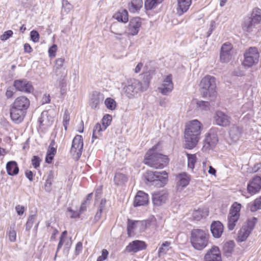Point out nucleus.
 <instances>
[{"mask_svg": "<svg viewBox=\"0 0 261 261\" xmlns=\"http://www.w3.org/2000/svg\"><path fill=\"white\" fill-rule=\"evenodd\" d=\"M202 128L201 123L196 119L186 124L184 132L185 148L190 150L196 146L200 139Z\"/></svg>", "mask_w": 261, "mask_h": 261, "instance_id": "1", "label": "nucleus"}, {"mask_svg": "<svg viewBox=\"0 0 261 261\" xmlns=\"http://www.w3.org/2000/svg\"><path fill=\"white\" fill-rule=\"evenodd\" d=\"M159 143L153 146L146 152L143 160L144 164L155 169H163L170 162L168 156L157 151Z\"/></svg>", "mask_w": 261, "mask_h": 261, "instance_id": "2", "label": "nucleus"}, {"mask_svg": "<svg viewBox=\"0 0 261 261\" xmlns=\"http://www.w3.org/2000/svg\"><path fill=\"white\" fill-rule=\"evenodd\" d=\"M210 235L207 230L193 229L191 230L190 242L191 246L197 250H202L209 244Z\"/></svg>", "mask_w": 261, "mask_h": 261, "instance_id": "3", "label": "nucleus"}, {"mask_svg": "<svg viewBox=\"0 0 261 261\" xmlns=\"http://www.w3.org/2000/svg\"><path fill=\"white\" fill-rule=\"evenodd\" d=\"M200 91L203 97H215L216 95V79L207 75L202 79L199 84Z\"/></svg>", "mask_w": 261, "mask_h": 261, "instance_id": "4", "label": "nucleus"}, {"mask_svg": "<svg viewBox=\"0 0 261 261\" xmlns=\"http://www.w3.org/2000/svg\"><path fill=\"white\" fill-rule=\"evenodd\" d=\"M244 59L242 65L247 68H250L258 62L259 53L256 47H250L245 51Z\"/></svg>", "mask_w": 261, "mask_h": 261, "instance_id": "5", "label": "nucleus"}, {"mask_svg": "<svg viewBox=\"0 0 261 261\" xmlns=\"http://www.w3.org/2000/svg\"><path fill=\"white\" fill-rule=\"evenodd\" d=\"M241 204L234 202L231 205L228 216L227 227L229 230H233L240 219Z\"/></svg>", "mask_w": 261, "mask_h": 261, "instance_id": "6", "label": "nucleus"}, {"mask_svg": "<svg viewBox=\"0 0 261 261\" xmlns=\"http://www.w3.org/2000/svg\"><path fill=\"white\" fill-rule=\"evenodd\" d=\"M250 20L245 21L243 23V28L247 32L251 31L253 27L261 22V9L254 8L251 12Z\"/></svg>", "mask_w": 261, "mask_h": 261, "instance_id": "7", "label": "nucleus"}, {"mask_svg": "<svg viewBox=\"0 0 261 261\" xmlns=\"http://www.w3.org/2000/svg\"><path fill=\"white\" fill-rule=\"evenodd\" d=\"M13 85L16 91L24 93H32L34 91L32 83L24 79L15 80Z\"/></svg>", "mask_w": 261, "mask_h": 261, "instance_id": "8", "label": "nucleus"}, {"mask_svg": "<svg viewBox=\"0 0 261 261\" xmlns=\"http://www.w3.org/2000/svg\"><path fill=\"white\" fill-rule=\"evenodd\" d=\"M232 50L233 46L231 43L226 42L223 44L220 54V60L221 62L227 63L232 59V54L231 51Z\"/></svg>", "mask_w": 261, "mask_h": 261, "instance_id": "9", "label": "nucleus"}, {"mask_svg": "<svg viewBox=\"0 0 261 261\" xmlns=\"http://www.w3.org/2000/svg\"><path fill=\"white\" fill-rule=\"evenodd\" d=\"M147 245L143 241L136 240L130 242L125 247V251L128 253H137L145 250Z\"/></svg>", "mask_w": 261, "mask_h": 261, "instance_id": "10", "label": "nucleus"}, {"mask_svg": "<svg viewBox=\"0 0 261 261\" xmlns=\"http://www.w3.org/2000/svg\"><path fill=\"white\" fill-rule=\"evenodd\" d=\"M215 123L223 127L229 126L231 122V118L221 111H217L214 116Z\"/></svg>", "mask_w": 261, "mask_h": 261, "instance_id": "11", "label": "nucleus"}, {"mask_svg": "<svg viewBox=\"0 0 261 261\" xmlns=\"http://www.w3.org/2000/svg\"><path fill=\"white\" fill-rule=\"evenodd\" d=\"M83 148V139L81 135H76L74 138L70 150L71 153L77 158H80Z\"/></svg>", "mask_w": 261, "mask_h": 261, "instance_id": "12", "label": "nucleus"}, {"mask_svg": "<svg viewBox=\"0 0 261 261\" xmlns=\"http://www.w3.org/2000/svg\"><path fill=\"white\" fill-rule=\"evenodd\" d=\"M247 190L251 195L259 192L261 190V177L255 176L249 181Z\"/></svg>", "mask_w": 261, "mask_h": 261, "instance_id": "13", "label": "nucleus"}, {"mask_svg": "<svg viewBox=\"0 0 261 261\" xmlns=\"http://www.w3.org/2000/svg\"><path fill=\"white\" fill-rule=\"evenodd\" d=\"M174 85L172 82V75L170 74L167 75L163 80V83L159 88V90L163 95H167L172 92Z\"/></svg>", "mask_w": 261, "mask_h": 261, "instance_id": "14", "label": "nucleus"}, {"mask_svg": "<svg viewBox=\"0 0 261 261\" xmlns=\"http://www.w3.org/2000/svg\"><path fill=\"white\" fill-rule=\"evenodd\" d=\"M203 259L204 261H222L219 248L213 246L207 251Z\"/></svg>", "mask_w": 261, "mask_h": 261, "instance_id": "15", "label": "nucleus"}, {"mask_svg": "<svg viewBox=\"0 0 261 261\" xmlns=\"http://www.w3.org/2000/svg\"><path fill=\"white\" fill-rule=\"evenodd\" d=\"M141 87V84L138 80H135L131 85L126 86L124 88L125 95L129 98H134Z\"/></svg>", "mask_w": 261, "mask_h": 261, "instance_id": "16", "label": "nucleus"}, {"mask_svg": "<svg viewBox=\"0 0 261 261\" xmlns=\"http://www.w3.org/2000/svg\"><path fill=\"white\" fill-rule=\"evenodd\" d=\"M26 111L18 109L13 106L10 109V117L12 121L16 123L21 122L25 116Z\"/></svg>", "mask_w": 261, "mask_h": 261, "instance_id": "17", "label": "nucleus"}, {"mask_svg": "<svg viewBox=\"0 0 261 261\" xmlns=\"http://www.w3.org/2000/svg\"><path fill=\"white\" fill-rule=\"evenodd\" d=\"M149 202L148 194L142 191H138L135 197L133 205L135 207L147 205Z\"/></svg>", "mask_w": 261, "mask_h": 261, "instance_id": "18", "label": "nucleus"}, {"mask_svg": "<svg viewBox=\"0 0 261 261\" xmlns=\"http://www.w3.org/2000/svg\"><path fill=\"white\" fill-rule=\"evenodd\" d=\"M142 22L140 17H134L130 19L127 27L128 33L131 36L136 35L141 27Z\"/></svg>", "mask_w": 261, "mask_h": 261, "instance_id": "19", "label": "nucleus"}, {"mask_svg": "<svg viewBox=\"0 0 261 261\" xmlns=\"http://www.w3.org/2000/svg\"><path fill=\"white\" fill-rule=\"evenodd\" d=\"M12 105L17 109L26 111L30 107V101L25 96L21 95L15 98Z\"/></svg>", "mask_w": 261, "mask_h": 261, "instance_id": "20", "label": "nucleus"}, {"mask_svg": "<svg viewBox=\"0 0 261 261\" xmlns=\"http://www.w3.org/2000/svg\"><path fill=\"white\" fill-rule=\"evenodd\" d=\"M168 197V193L165 190L155 192L152 194V202L154 205L159 206L164 203Z\"/></svg>", "mask_w": 261, "mask_h": 261, "instance_id": "21", "label": "nucleus"}, {"mask_svg": "<svg viewBox=\"0 0 261 261\" xmlns=\"http://www.w3.org/2000/svg\"><path fill=\"white\" fill-rule=\"evenodd\" d=\"M224 230V226L220 221L213 222L211 226V230L214 237L216 238H220Z\"/></svg>", "mask_w": 261, "mask_h": 261, "instance_id": "22", "label": "nucleus"}, {"mask_svg": "<svg viewBox=\"0 0 261 261\" xmlns=\"http://www.w3.org/2000/svg\"><path fill=\"white\" fill-rule=\"evenodd\" d=\"M177 179V186L182 188L187 186L191 180V176L186 172L179 173L176 176Z\"/></svg>", "mask_w": 261, "mask_h": 261, "instance_id": "23", "label": "nucleus"}, {"mask_svg": "<svg viewBox=\"0 0 261 261\" xmlns=\"http://www.w3.org/2000/svg\"><path fill=\"white\" fill-rule=\"evenodd\" d=\"M143 225V222L139 220H133L127 219V233L128 237H132L135 229L138 225Z\"/></svg>", "mask_w": 261, "mask_h": 261, "instance_id": "24", "label": "nucleus"}, {"mask_svg": "<svg viewBox=\"0 0 261 261\" xmlns=\"http://www.w3.org/2000/svg\"><path fill=\"white\" fill-rule=\"evenodd\" d=\"M55 142L54 140L51 141L47 150L45 157V162L48 164L52 163L54 156L56 154L57 148L55 147Z\"/></svg>", "mask_w": 261, "mask_h": 261, "instance_id": "25", "label": "nucleus"}, {"mask_svg": "<svg viewBox=\"0 0 261 261\" xmlns=\"http://www.w3.org/2000/svg\"><path fill=\"white\" fill-rule=\"evenodd\" d=\"M113 17L118 22L126 23L128 21V14L126 9H122L116 12Z\"/></svg>", "mask_w": 261, "mask_h": 261, "instance_id": "26", "label": "nucleus"}, {"mask_svg": "<svg viewBox=\"0 0 261 261\" xmlns=\"http://www.w3.org/2000/svg\"><path fill=\"white\" fill-rule=\"evenodd\" d=\"M192 3V0H177V13L182 15L187 12Z\"/></svg>", "mask_w": 261, "mask_h": 261, "instance_id": "27", "label": "nucleus"}, {"mask_svg": "<svg viewBox=\"0 0 261 261\" xmlns=\"http://www.w3.org/2000/svg\"><path fill=\"white\" fill-rule=\"evenodd\" d=\"M6 170L8 175L14 176L19 172V167L15 161H9L6 164Z\"/></svg>", "mask_w": 261, "mask_h": 261, "instance_id": "28", "label": "nucleus"}, {"mask_svg": "<svg viewBox=\"0 0 261 261\" xmlns=\"http://www.w3.org/2000/svg\"><path fill=\"white\" fill-rule=\"evenodd\" d=\"M143 5V0H131L128 4V8L130 12L135 13L139 11Z\"/></svg>", "mask_w": 261, "mask_h": 261, "instance_id": "29", "label": "nucleus"}, {"mask_svg": "<svg viewBox=\"0 0 261 261\" xmlns=\"http://www.w3.org/2000/svg\"><path fill=\"white\" fill-rule=\"evenodd\" d=\"M205 142L208 144L210 147L215 146L218 142V138L216 133L213 130H211L206 137Z\"/></svg>", "mask_w": 261, "mask_h": 261, "instance_id": "30", "label": "nucleus"}, {"mask_svg": "<svg viewBox=\"0 0 261 261\" xmlns=\"http://www.w3.org/2000/svg\"><path fill=\"white\" fill-rule=\"evenodd\" d=\"M127 181V177L124 174L120 172L116 173L114 177V181L117 186H122L125 184Z\"/></svg>", "mask_w": 261, "mask_h": 261, "instance_id": "31", "label": "nucleus"}, {"mask_svg": "<svg viewBox=\"0 0 261 261\" xmlns=\"http://www.w3.org/2000/svg\"><path fill=\"white\" fill-rule=\"evenodd\" d=\"M156 181L161 182L160 186L163 187L167 184L168 180V173L165 171L158 172Z\"/></svg>", "mask_w": 261, "mask_h": 261, "instance_id": "32", "label": "nucleus"}, {"mask_svg": "<svg viewBox=\"0 0 261 261\" xmlns=\"http://www.w3.org/2000/svg\"><path fill=\"white\" fill-rule=\"evenodd\" d=\"M105 130V129H103V127L99 123H97L93 130L92 142H93L95 139H98L101 137L102 136V132Z\"/></svg>", "mask_w": 261, "mask_h": 261, "instance_id": "33", "label": "nucleus"}, {"mask_svg": "<svg viewBox=\"0 0 261 261\" xmlns=\"http://www.w3.org/2000/svg\"><path fill=\"white\" fill-rule=\"evenodd\" d=\"M208 211H204L202 209H198L194 210L192 212V216L193 219L194 220L199 221L203 217L208 215Z\"/></svg>", "mask_w": 261, "mask_h": 261, "instance_id": "34", "label": "nucleus"}, {"mask_svg": "<svg viewBox=\"0 0 261 261\" xmlns=\"http://www.w3.org/2000/svg\"><path fill=\"white\" fill-rule=\"evenodd\" d=\"M54 179V172L50 171L47 176L44 184V189L46 191L50 192L51 191Z\"/></svg>", "mask_w": 261, "mask_h": 261, "instance_id": "35", "label": "nucleus"}, {"mask_svg": "<svg viewBox=\"0 0 261 261\" xmlns=\"http://www.w3.org/2000/svg\"><path fill=\"white\" fill-rule=\"evenodd\" d=\"M171 242L170 241L164 242L159 247L158 250V255L159 256H161L167 253L169 251V249L171 248Z\"/></svg>", "mask_w": 261, "mask_h": 261, "instance_id": "36", "label": "nucleus"}, {"mask_svg": "<svg viewBox=\"0 0 261 261\" xmlns=\"http://www.w3.org/2000/svg\"><path fill=\"white\" fill-rule=\"evenodd\" d=\"M250 230L246 227H242L239 231L238 235V241L243 242L245 241L250 233Z\"/></svg>", "mask_w": 261, "mask_h": 261, "instance_id": "37", "label": "nucleus"}, {"mask_svg": "<svg viewBox=\"0 0 261 261\" xmlns=\"http://www.w3.org/2000/svg\"><path fill=\"white\" fill-rule=\"evenodd\" d=\"M188 159V167L192 170L195 168V165L197 162V158L196 154H190L186 153Z\"/></svg>", "mask_w": 261, "mask_h": 261, "instance_id": "38", "label": "nucleus"}, {"mask_svg": "<svg viewBox=\"0 0 261 261\" xmlns=\"http://www.w3.org/2000/svg\"><path fill=\"white\" fill-rule=\"evenodd\" d=\"M234 243L233 241H229L225 243L223 246L224 253L226 256H229L233 251Z\"/></svg>", "mask_w": 261, "mask_h": 261, "instance_id": "39", "label": "nucleus"}, {"mask_svg": "<svg viewBox=\"0 0 261 261\" xmlns=\"http://www.w3.org/2000/svg\"><path fill=\"white\" fill-rule=\"evenodd\" d=\"M105 104L107 109L112 111L115 110L117 107L116 101L111 97H108L105 99Z\"/></svg>", "mask_w": 261, "mask_h": 261, "instance_id": "40", "label": "nucleus"}, {"mask_svg": "<svg viewBox=\"0 0 261 261\" xmlns=\"http://www.w3.org/2000/svg\"><path fill=\"white\" fill-rule=\"evenodd\" d=\"M157 171H147L144 173V177L146 180L149 182L156 181Z\"/></svg>", "mask_w": 261, "mask_h": 261, "instance_id": "41", "label": "nucleus"}, {"mask_svg": "<svg viewBox=\"0 0 261 261\" xmlns=\"http://www.w3.org/2000/svg\"><path fill=\"white\" fill-rule=\"evenodd\" d=\"M112 121V117L110 114H105L102 119H101V123L102 126L103 127V129H106V128L111 124Z\"/></svg>", "mask_w": 261, "mask_h": 261, "instance_id": "42", "label": "nucleus"}, {"mask_svg": "<svg viewBox=\"0 0 261 261\" xmlns=\"http://www.w3.org/2000/svg\"><path fill=\"white\" fill-rule=\"evenodd\" d=\"M250 210L252 212H255L261 208V196L255 199L252 203L250 205Z\"/></svg>", "mask_w": 261, "mask_h": 261, "instance_id": "43", "label": "nucleus"}, {"mask_svg": "<svg viewBox=\"0 0 261 261\" xmlns=\"http://www.w3.org/2000/svg\"><path fill=\"white\" fill-rule=\"evenodd\" d=\"M7 236L11 242H15L16 241V231L14 227H10L7 232Z\"/></svg>", "mask_w": 261, "mask_h": 261, "instance_id": "44", "label": "nucleus"}, {"mask_svg": "<svg viewBox=\"0 0 261 261\" xmlns=\"http://www.w3.org/2000/svg\"><path fill=\"white\" fill-rule=\"evenodd\" d=\"M67 236V231L66 230H64L62 232V234L60 238V241L58 245L57 251H58L62 248V246L63 245L65 242V240Z\"/></svg>", "mask_w": 261, "mask_h": 261, "instance_id": "45", "label": "nucleus"}, {"mask_svg": "<svg viewBox=\"0 0 261 261\" xmlns=\"http://www.w3.org/2000/svg\"><path fill=\"white\" fill-rule=\"evenodd\" d=\"M257 219L256 218L253 217L251 219L248 220L247 222V226H244V227H246L247 229L250 230V231L251 232L254 228Z\"/></svg>", "mask_w": 261, "mask_h": 261, "instance_id": "46", "label": "nucleus"}, {"mask_svg": "<svg viewBox=\"0 0 261 261\" xmlns=\"http://www.w3.org/2000/svg\"><path fill=\"white\" fill-rule=\"evenodd\" d=\"M41 162V159L40 157L37 155L33 156L31 160L32 165L35 169L40 167Z\"/></svg>", "mask_w": 261, "mask_h": 261, "instance_id": "47", "label": "nucleus"}, {"mask_svg": "<svg viewBox=\"0 0 261 261\" xmlns=\"http://www.w3.org/2000/svg\"><path fill=\"white\" fill-rule=\"evenodd\" d=\"M144 5L146 10H152L156 8L158 6V5L155 4V2H154L152 0H146L145 2Z\"/></svg>", "mask_w": 261, "mask_h": 261, "instance_id": "48", "label": "nucleus"}, {"mask_svg": "<svg viewBox=\"0 0 261 261\" xmlns=\"http://www.w3.org/2000/svg\"><path fill=\"white\" fill-rule=\"evenodd\" d=\"M58 50L57 45L56 44H53L50 46L48 50V56L50 58H54L56 56V53Z\"/></svg>", "mask_w": 261, "mask_h": 261, "instance_id": "49", "label": "nucleus"}, {"mask_svg": "<svg viewBox=\"0 0 261 261\" xmlns=\"http://www.w3.org/2000/svg\"><path fill=\"white\" fill-rule=\"evenodd\" d=\"M64 62L65 60L63 58L57 59L55 61L54 69L57 70L60 69L62 67H63Z\"/></svg>", "mask_w": 261, "mask_h": 261, "instance_id": "50", "label": "nucleus"}, {"mask_svg": "<svg viewBox=\"0 0 261 261\" xmlns=\"http://www.w3.org/2000/svg\"><path fill=\"white\" fill-rule=\"evenodd\" d=\"M70 121V114L67 110H66L64 112V116H63V125L65 127V128L66 129L68 125L69 124V122Z\"/></svg>", "mask_w": 261, "mask_h": 261, "instance_id": "51", "label": "nucleus"}, {"mask_svg": "<svg viewBox=\"0 0 261 261\" xmlns=\"http://www.w3.org/2000/svg\"><path fill=\"white\" fill-rule=\"evenodd\" d=\"M35 219V216L34 215L31 216L29 218L25 224V227L27 230H30L31 228L32 227L33 224L34 223Z\"/></svg>", "mask_w": 261, "mask_h": 261, "instance_id": "52", "label": "nucleus"}, {"mask_svg": "<svg viewBox=\"0 0 261 261\" xmlns=\"http://www.w3.org/2000/svg\"><path fill=\"white\" fill-rule=\"evenodd\" d=\"M67 211L70 213V217L72 219L79 218L81 216L80 212L74 211L71 207H68Z\"/></svg>", "mask_w": 261, "mask_h": 261, "instance_id": "53", "label": "nucleus"}, {"mask_svg": "<svg viewBox=\"0 0 261 261\" xmlns=\"http://www.w3.org/2000/svg\"><path fill=\"white\" fill-rule=\"evenodd\" d=\"M109 255V252L106 249H103L101 250V255L99 256L96 261H104L105 260L108 256Z\"/></svg>", "mask_w": 261, "mask_h": 261, "instance_id": "54", "label": "nucleus"}, {"mask_svg": "<svg viewBox=\"0 0 261 261\" xmlns=\"http://www.w3.org/2000/svg\"><path fill=\"white\" fill-rule=\"evenodd\" d=\"M13 34V32L12 30H8L4 33L0 37V39L2 41H6L10 37H12Z\"/></svg>", "mask_w": 261, "mask_h": 261, "instance_id": "55", "label": "nucleus"}, {"mask_svg": "<svg viewBox=\"0 0 261 261\" xmlns=\"http://www.w3.org/2000/svg\"><path fill=\"white\" fill-rule=\"evenodd\" d=\"M30 37L34 42H38L39 40V34L36 31H32L30 33Z\"/></svg>", "mask_w": 261, "mask_h": 261, "instance_id": "56", "label": "nucleus"}, {"mask_svg": "<svg viewBox=\"0 0 261 261\" xmlns=\"http://www.w3.org/2000/svg\"><path fill=\"white\" fill-rule=\"evenodd\" d=\"M198 106L202 110H206L209 108L210 104L207 101H200L197 103Z\"/></svg>", "mask_w": 261, "mask_h": 261, "instance_id": "57", "label": "nucleus"}, {"mask_svg": "<svg viewBox=\"0 0 261 261\" xmlns=\"http://www.w3.org/2000/svg\"><path fill=\"white\" fill-rule=\"evenodd\" d=\"M15 209L18 215H22L24 213V207L22 205H17Z\"/></svg>", "mask_w": 261, "mask_h": 261, "instance_id": "58", "label": "nucleus"}, {"mask_svg": "<svg viewBox=\"0 0 261 261\" xmlns=\"http://www.w3.org/2000/svg\"><path fill=\"white\" fill-rule=\"evenodd\" d=\"M83 249V244L81 242L77 243L75 246V253L76 254H79Z\"/></svg>", "mask_w": 261, "mask_h": 261, "instance_id": "59", "label": "nucleus"}, {"mask_svg": "<svg viewBox=\"0 0 261 261\" xmlns=\"http://www.w3.org/2000/svg\"><path fill=\"white\" fill-rule=\"evenodd\" d=\"M26 177L29 179L30 181H33L34 179V174L31 170H27L25 172Z\"/></svg>", "mask_w": 261, "mask_h": 261, "instance_id": "60", "label": "nucleus"}, {"mask_svg": "<svg viewBox=\"0 0 261 261\" xmlns=\"http://www.w3.org/2000/svg\"><path fill=\"white\" fill-rule=\"evenodd\" d=\"M33 51V49L31 45L28 43H26L24 44V51L26 53H31Z\"/></svg>", "mask_w": 261, "mask_h": 261, "instance_id": "61", "label": "nucleus"}, {"mask_svg": "<svg viewBox=\"0 0 261 261\" xmlns=\"http://www.w3.org/2000/svg\"><path fill=\"white\" fill-rule=\"evenodd\" d=\"M14 94V92L11 89H8L6 92V96L7 98H12Z\"/></svg>", "mask_w": 261, "mask_h": 261, "instance_id": "62", "label": "nucleus"}, {"mask_svg": "<svg viewBox=\"0 0 261 261\" xmlns=\"http://www.w3.org/2000/svg\"><path fill=\"white\" fill-rule=\"evenodd\" d=\"M103 210V206H101L100 207L99 209L98 210V212L96 213V214L95 215V219H99L101 218V214H102Z\"/></svg>", "mask_w": 261, "mask_h": 261, "instance_id": "63", "label": "nucleus"}, {"mask_svg": "<svg viewBox=\"0 0 261 261\" xmlns=\"http://www.w3.org/2000/svg\"><path fill=\"white\" fill-rule=\"evenodd\" d=\"M143 64L142 63H141V62L139 63L135 68V70H134L135 72L136 73H139L141 71V70L143 67Z\"/></svg>", "mask_w": 261, "mask_h": 261, "instance_id": "64", "label": "nucleus"}]
</instances>
